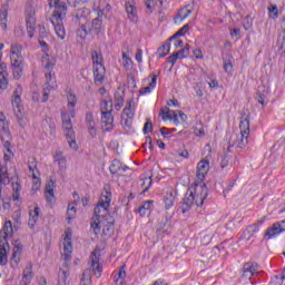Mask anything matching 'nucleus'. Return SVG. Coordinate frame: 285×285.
<instances>
[{"label": "nucleus", "instance_id": "obj_47", "mask_svg": "<svg viewBox=\"0 0 285 285\" xmlns=\"http://www.w3.org/2000/svg\"><path fill=\"white\" fill-rule=\"evenodd\" d=\"M29 173L32 179H39V169L37 168V161L29 163Z\"/></svg>", "mask_w": 285, "mask_h": 285}, {"label": "nucleus", "instance_id": "obj_41", "mask_svg": "<svg viewBox=\"0 0 285 285\" xmlns=\"http://www.w3.org/2000/svg\"><path fill=\"white\" fill-rule=\"evenodd\" d=\"M12 199L13 202H19L20 197V193H21V184H19V181L12 183Z\"/></svg>", "mask_w": 285, "mask_h": 285}, {"label": "nucleus", "instance_id": "obj_62", "mask_svg": "<svg viewBox=\"0 0 285 285\" xmlns=\"http://www.w3.org/2000/svg\"><path fill=\"white\" fill-rule=\"evenodd\" d=\"M145 6L149 12H153V8H155V0H145Z\"/></svg>", "mask_w": 285, "mask_h": 285}, {"label": "nucleus", "instance_id": "obj_56", "mask_svg": "<svg viewBox=\"0 0 285 285\" xmlns=\"http://www.w3.org/2000/svg\"><path fill=\"white\" fill-rule=\"evenodd\" d=\"M87 1L88 0H67L71 8H79V6H83V3H86Z\"/></svg>", "mask_w": 285, "mask_h": 285}, {"label": "nucleus", "instance_id": "obj_40", "mask_svg": "<svg viewBox=\"0 0 285 285\" xmlns=\"http://www.w3.org/2000/svg\"><path fill=\"white\" fill-rule=\"evenodd\" d=\"M193 14V9H188V7H185L180 9V11L177 13L176 19H180V21H184V19H188Z\"/></svg>", "mask_w": 285, "mask_h": 285}, {"label": "nucleus", "instance_id": "obj_23", "mask_svg": "<svg viewBox=\"0 0 285 285\" xmlns=\"http://www.w3.org/2000/svg\"><path fill=\"white\" fill-rule=\"evenodd\" d=\"M13 112L19 126H21V128H26V126H28V117H26L23 107L13 108Z\"/></svg>", "mask_w": 285, "mask_h": 285}, {"label": "nucleus", "instance_id": "obj_46", "mask_svg": "<svg viewBox=\"0 0 285 285\" xmlns=\"http://www.w3.org/2000/svg\"><path fill=\"white\" fill-rule=\"evenodd\" d=\"M90 28L86 24H81L80 28L77 31L78 37H80V39H86L88 37V35H90Z\"/></svg>", "mask_w": 285, "mask_h": 285}, {"label": "nucleus", "instance_id": "obj_37", "mask_svg": "<svg viewBox=\"0 0 285 285\" xmlns=\"http://www.w3.org/2000/svg\"><path fill=\"white\" fill-rule=\"evenodd\" d=\"M40 210L41 209H39V207H35V209L29 213V226H31V228L35 226V224H37Z\"/></svg>", "mask_w": 285, "mask_h": 285}, {"label": "nucleus", "instance_id": "obj_16", "mask_svg": "<svg viewBox=\"0 0 285 285\" xmlns=\"http://www.w3.org/2000/svg\"><path fill=\"white\" fill-rule=\"evenodd\" d=\"M101 115V128L104 132H110L115 128V117L111 111H104Z\"/></svg>", "mask_w": 285, "mask_h": 285}, {"label": "nucleus", "instance_id": "obj_6", "mask_svg": "<svg viewBox=\"0 0 285 285\" xmlns=\"http://www.w3.org/2000/svg\"><path fill=\"white\" fill-rule=\"evenodd\" d=\"M24 19L27 26V35L29 39H32L37 29V4L33 0H28L26 3Z\"/></svg>", "mask_w": 285, "mask_h": 285}, {"label": "nucleus", "instance_id": "obj_55", "mask_svg": "<svg viewBox=\"0 0 285 285\" xmlns=\"http://www.w3.org/2000/svg\"><path fill=\"white\" fill-rule=\"evenodd\" d=\"M229 163H230V155H228V153H224V156L220 161V168H226Z\"/></svg>", "mask_w": 285, "mask_h": 285}, {"label": "nucleus", "instance_id": "obj_5", "mask_svg": "<svg viewBox=\"0 0 285 285\" xmlns=\"http://www.w3.org/2000/svg\"><path fill=\"white\" fill-rule=\"evenodd\" d=\"M63 264L60 271L58 272V285H68V277H70V269H68V262L72 259V242L63 243Z\"/></svg>", "mask_w": 285, "mask_h": 285}, {"label": "nucleus", "instance_id": "obj_11", "mask_svg": "<svg viewBox=\"0 0 285 285\" xmlns=\"http://www.w3.org/2000/svg\"><path fill=\"white\" fill-rule=\"evenodd\" d=\"M0 138L3 142V148L11 154L12 149L10 146L12 141V135H10V122L2 118H0Z\"/></svg>", "mask_w": 285, "mask_h": 285}, {"label": "nucleus", "instance_id": "obj_45", "mask_svg": "<svg viewBox=\"0 0 285 285\" xmlns=\"http://www.w3.org/2000/svg\"><path fill=\"white\" fill-rule=\"evenodd\" d=\"M188 30H190V26L189 24H185L174 36H171L169 38V41H174V39H178V37H184V35H186V32H188Z\"/></svg>", "mask_w": 285, "mask_h": 285}, {"label": "nucleus", "instance_id": "obj_31", "mask_svg": "<svg viewBox=\"0 0 285 285\" xmlns=\"http://www.w3.org/2000/svg\"><path fill=\"white\" fill-rule=\"evenodd\" d=\"M86 119H87V128L89 130V135H91L92 137H97V124L92 118V114H87Z\"/></svg>", "mask_w": 285, "mask_h": 285}, {"label": "nucleus", "instance_id": "obj_36", "mask_svg": "<svg viewBox=\"0 0 285 285\" xmlns=\"http://www.w3.org/2000/svg\"><path fill=\"white\" fill-rule=\"evenodd\" d=\"M188 55L186 52H181V49L178 50L177 52L173 53L167 58L168 63H171V66H175L177 63V59H186Z\"/></svg>", "mask_w": 285, "mask_h": 285}, {"label": "nucleus", "instance_id": "obj_58", "mask_svg": "<svg viewBox=\"0 0 285 285\" xmlns=\"http://www.w3.org/2000/svg\"><path fill=\"white\" fill-rule=\"evenodd\" d=\"M142 132L145 135H148V132H153V122L150 121V119H147V121L144 126Z\"/></svg>", "mask_w": 285, "mask_h": 285}, {"label": "nucleus", "instance_id": "obj_38", "mask_svg": "<svg viewBox=\"0 0 285 285\" xmlns=\"http://www.w3.org/2000/svg\"><path fill=\"white\" fill-rule=\"evenodd\" d=\"M267 10L269 19H279V8H277V4H269Z\"/></svg>", "mask_w": 285, "mask_h": 285}, {"label": "nucleus", "instance_id": "obj_25", "mask_svg": "<svg viewBox=\"0 0 285 285\" xmlns=\"http://www.w3.org/2000/svg\"><path fill=\"white\" fill-rule=\"evenodd\" d=\"M33 277H35V272H32V263H27L26 268L23 271L21 284L22 285L30 284Z\"/></svg>", "mask_w": 285, "mask_h": 285}, {"label": "nucleus", "instance_id": "obj_8", "mask_svg": "<svg viewBox=\"0 0 285 285\" xmlns=\"http://www.w3.org/2000/svg\"><path fill=\"white\" fill-rule=\"evenodd\" d=\"M188 191L193 193L196 206H204V202L206 200V197H208V186H206V183L195 180V183L188 188Z\"/></svg>", "mask_w": 285, "mask_h": 285}, {"label": "nucleus", "instance_id": "obj_50", "mask_svg": "<svg viewBox=\"0 0 285 285\" xmlns=\"http://www.w3.org/2000/svg\"><path fill=\"white\" fill-rule=\"evenodd\" d=\"M142 193H148L150 190V186H153V177H146L142 179Z\"/></svg>", "mask_w": 285, "mask_h": 285}, {"label": "nucleus", "instance_id": "obj_57", "mask_svg": "<svg viewBox=\"0 0 285 285\" xmlns=\"http://www.w3.org/2000/svg\"><path fill=\"white\" fill-rule=\"evenodd\" d=\"M250 28H253V18H250V16H246L244 20V29L250 30Z\"/></svg>", "mask_w": 285, "mask_h": 285}, {"label": "nucleus", "instance_id": "obj_43", "mask_svg": "<svg viewBox=\"0 0 285 285\" xmlns=\"http://www.w3.org/2000/svg\"><path fill=\"white\" fill-rule=\"evenodd\" d=\"M23 50V46L19 45V43H12L11 45V57H23L21 55Z\"/></svg>", "mask_w": 285, "mask_h": 285}, {"label": "nucleus", "instance_id": "obj_18", "mask_svg": "<svg viewBox=\"0 0 285 285\" xmlns=\"http://www.w3.org/2000/svg\"><path fill=\"white\" fill-rule=\"evenodd\" d=\"M45 198L50 206H53L57 202V197L55 196V180L52 179H50L45 187Z\"/></svg>", "mask_w": 285, "mask_h": 285}, {"label": "nucleus", "instance_id": "obj_22", "mask_svg": "<svg viewBox=\"0 0 285 285\" xmlns=\"http://www.w3.org/2000/svg\"><path fill=\"white\" fill-rule=\"evenodd\" d=\"M282 224H285V220H282L281 223H275L272 227L267 228L265 232V237H268V239L273 237H277V235H281V233L285 232V227L282 226Z\"/></svg>", "mask_w": 285, "mask_h": 285}, {"label": "nucleus", "instance_id": "obj_27", "mask_svg": "<svg viewBox=\"0 0 285 285\" xmlns=\"http://www.w3.org/2000/svg\"><path fill=\"white\" fill-rule=\"evenodd\" d=\"M88 28L89 32H94V35H99V32H101V28H104V20L101 18H96L88 23Z\"/></svg>", "mask_w": 285, "mask_h": 285}, {"label": "nucleus", "instance_id": "obj_59", "mask_svg": "<svg viewBox=\"0 0 285 285\" xmlns=\"http://www.w3.org/2000/svg\"><path fill=\"white\" fill-rule=\"evenodd\" d=\"M223 67L225 72H227L228 75L233 72V62H230V60H225Z\"/></svg>", "mask_w": 285, "mask_h": 285}, {"label": "nucleus", "instance_id": "obj_24", "mask_svg": "<svg viewBox=\"0 0 285 285\" xmlns=\"http://www.w3.org/2000/svg\"><path fill=\"white\" fill-rule=\"evenodd\" d=\"M94 81L101 86L104 83V79L106 77V67L104 65H99L98 67H94Z\"/></svg>", "mask_w": 285, "mask_h": 285}, {"label": "nucleus", "instance_id": "obj_60", "mask_svg": "<svg viewBox=\"0 0 285 285\" xmlns=\"http://www.w3.org/2000/svg\"><path fill=\"white\" fill-rule=\"evenodd\" d=\"M279 279H285V267H284V272L281 274V277L275 276V281H272L269 283V285H282V283L279 282Z\"/></svg>", "mask_w": 285, "mask_h": 285}, {"label": "nucleus", "instance_id": "obj_7", "mask_svg": "<svg viewBox=\"0 0 285 285\" xmlns=\"http://www.w3.org/2000/svg\"><path fill=\"white\" fill-rule=\"evenodd\" d=\"M75 115H77L75 109H70L69 114H66V112L61 114L62 128L65 130V136L69 144V147L72 148V150H77L78 148L77 140H75L76 139L75 130H72V120L70 118V117H75Z\"/></svg>", "mask_w": 285, "mask_h": 285}, {"label": "nucleus", "instance_id": "obj_9", "mask_svg": "<svg viewBox=\"0 0 285 285\" xmlns=\"http://www.w3.org/2000/svg\"><path fill=\"white\" fill-rule=\"evenodd\" d=\"M52 70H55V61H47V63L45 65V77L47 82L43 86V102L48 101L50 97V90L55 88V85L52 83Z\"/></svg>", "mask_w": 285, "mask_h": 285}, {"label": "nucleus", "instance_id": "obj_21", "mask_svg": "<svg viewBox=\"0 0 285 285\" xmlns=\"http://www.w3.org/2000/svg\"><path fill=\"white\" fill-rule=\"evenodd\" d=\"M177 199V190L174 188L167 189L165 196H164V203L166 210H170L173 206H175V200Z\"/></svg>", "mask_w": 285, "mask_h": 285}, {"label": "nucleus", "instance_id": "obj_61", "mask_svg": "<svg viewBox=\"0 0 285 285\" xmlns=\"http://www.w3.org/2000/svg\"><path fill=\"white\" fill-rule=\"evenodd\" d=\"M12 107H13V109L14 108H23V106H21V97H13Z\"/></svg>", "mask_w": 285, "mask_h": 285}, {"label": "nucleus", "instance_id": "obj_12", "mask_svg": "<svg viewBox=\"0 0 285 285\" xmlns=\"http://www.w3.org/2000/svg\"><path fill=\"white\" fill-rule=\"evenodd\" d=\"M135 117V109L132 108V102L128 101L126 108L122 110L120 124L125 130H130L132 126V119Z\"/></svg>", "mask_w": 285, "mask_h": 285}, {"label": "nucleus", "instance_id": "obj_48", "mask_svg": "<svg viewBox=\"0 0 285 285\" xmlns=\"http://www.w3.org/2000/svg\"><path fill=\"white\" fill-rule=\"evenodd\" d=\"M75 215H77V207H75V204H69L67 209L68 222H71L72 219H75Z\"/></svg>", "mask_w": 285, "mask_h": 285}, {"label": "nucleus", "instance_id": "obj_29", "mask_svg": "<svg viewBox=\"0 0 285 285\" xmlns=\"http://www.w3.org/2000/svg\"><path fill=\"white\" fill-rule=\"evenodd\" d=\"M21 253H23V246L19 240H16L13 244V253L11 256V259L14 262V264H19V261L21 259Z\"/></svg>", "mask_w": 285, "mask_h": 285}, {"label": "nucleus", "instance_id": "obj_64", "mask_svg": "<svg viewBox=\"0 0 285 285\" xmlns=\"http://www.w3.org/2000/svg\"><path fill=\"white\" fill-rule=\"evenodd\" d=\"M65 242H72V230H70V229H67L66 232H65Z\"/></svg>", "mask_w": 285, "mask_h": 285}, {"label": "nucleus", "instance_id": "obj_54", "mask_svg": "<svg viewBox=\"0 0 285 285\" xmlns=\"http://www.w3.org/2000/svg\"><path fill=\"white\" fill-rule=\"evenodd\" d=\"M100 110H101V115H104V112H112V105H110V107L108 109V101L102 100L101 105H100Z\"/></svg>", "mask_w": 285, "mask_h": 285}, {"label": "nucleus", "instance_id": "obj_20", "mask_svg": "<svg viewBox=\"0 0 285 285\" xmlns=\"http://www.w3.org/2000/svg\"><path fill=\"white\" fill-rule=\"evenodd\" d=\"M129 169L130 167H128V165L121 164V160L119 159H114L111 165L109 166L111 175H124V173Z\"/></svg>", "mask_w": 285, "mask_h": 285}, {"label": "nucleus", "instance_id": "obj_4", "mask_svg": "<svg viewBox=\"0 0 285 285\" xmlns=\"http://www.w3.org/2000/svg\"><path fill=\"white\" fill-rule=\"evenodd\" d=\"M12 222L7 220L3 228L0 230V264L6 266L8 264V252L10 250V245L8 244V237H12Z\"/></svg>", "mask_w": 285, "mask_h": 285}, {"label": "nucleus", "instance_id": "obj_17", "mask_svg": "<svg viewBox=\"0 0 285 285\" xmlns=\"http://www.w3.org/2000/svg\"><path fill=\"white\" fill-rule=\"evenodd\" d=\"M208 170H210V163L207 159L200 160L197 165L196 181H204Z\"/></svg>", "mask_w": 285, "mask_h": 285}, {"label": "nucleus", "instance_id": "obj_19", "mask_svg": "<svg viewBox=\"0 0 285 285\" xmlns=\"http://www.w3.org/2000/svg\"><path fill=\"white\" fill-rule=\"evenodd\" d=\"M195 203H196V200H195V196H193V191L187 190V193L181 202L183 215H186V213H188L193 208Z\"/></svg>", "mask_w": 285, "mask_h": 285}, {"label": "nucleus", "instance_id": "obj_34", "mask_svg": "<svg viewBox=\"0 0 285 285\" xmlns=\"http://www.w3.org/2000/svg\"><path fill=\"white\" fill-rule=\"evenodd\" d=\"M154 204L153 200L145 202L139 208L136 209V213H139L140 217H146L150 213V206Z\"/></svg>", "mask_w": 285, "mask_h": 285}, {"label": "nucleus", "instance_id": "obj_10", "mask_svg": "<svg viewBox=\"0 0 285 285\" xmlns=\"http://www.w3.org/2000/svg\"><path fill=\"white\" fill-rule=\"evenodd\" d=\"M110 202H112V194L109 191L102 194L99 204L94 209V216L106 217V215H110V213H108V208H110Z\"/></svg>", "mask_w": 285, "mask_h": 285}, {"label": "nucleus", "instance_id": "obj_44", "mask_svg": "<svg viewBox=\"0 0 285 285\" xmlns=\"http://www.w3.org/2000/svg\"><path fill=\"white\" fill-rule=\"evenodd\" d=\"M159 53V59H164V57H166L167 55L170 53V42L167 41L165 45H163L159 49H158Z\"/></svg>", "mask_w": 285, "mask_h": 285}, {"label": "nucleus", "instance_id": "obj_30", "mask_svg": "<svg viewBox=\"0 0 285 285\" xmlns=\"http://www.w3.org/2000/svg\"><path fill=\"white\" fill-rule=\"evenodd\" d=\"M126 12L130 19V21L137 22V7H135V2L127 1L126 2Z\"/></svg>", "mask_w": 285, "mask_h": 285}, {"label": "nucleus", "instance_id": "obj_28", "mask_svg": "<svg viewBox=\"0 0 285 285\" xmlns=\"http://www.w3.org/2000/svg\"><path fill=\"white\" fill-rule=\"evenodd\" d=\"M266 222V216L261 217L255 224L249 225L246 229L248 239L255 235V233L259 232V226Z\"/></svg>", "mask_w": 285, "mask_h": 285}, {"label": "nucleus", "instance_id": "obj_35", "mask_svg": "<svg viewBox=\"0 0 285 285\" xmlns=\"http://www.w3.org/2000/svg\"><path fill=\"white\" fill-rule=\"evenodd\" d=\"M248 137L249 135H246V134H239L238 136H236L237 138L236 148H240V150H244V148L248 146Z\"/></svg>", "mask_w": 285, "mask_h": 285}, {"label": "nucleus", "instance_id": "obj_2", "mask_svg": "<svg viewBox=\"0 0 285 285\" xmlns=\"http://www.w3.org/2000/svg\"><path fill=\"white\" fill-rule=\"evenodd\" d=\"M99 259H101V253L96 249L89 256V268L83 271L79 285H92V273L97 279L101 277V273H104V266Z\"/></svg>", "mask_w": 285, "mask_h": 285}, {"label": "nucleus", "instance_id": "obj_15", "mask_svg": "<svg viewBox=\"0 0 285 285\" xmlns=\"http://www.w3.org/2000/svg\"><path fill=\"white\" fill-rule=\"evenodd\" d=\"M53 164H57L59 175H63V173H66L68 169V159L63 155V151L56 150L53 155Z\"/></svg>", "mask_w": 285, "mask_h": 285}, {"label": "nucleus", "instance_id": "obj_33", "mask_svg": "<svg viewBox=\"0 0 285 285\" xmlns=\"http://www.w3.org/2000/svg\"><path fill=\"white\" fill-rule=\"evenodd\" d=\"M239 130L240 134L250 135V120L248 117H240Z\"/></svg>", "mask_w": 285, "mask_h": 285}, {"label": "nucleus", "instance_id": "obj_32", "mask_svg": "<svg viewBox=\"0 0 285 285\" xmlns=\"http://www.w3.org/2000/svg\"><path fill=\"white\" fill-rule=\"evenodd\" d=\"M124 90L119 89L114 95L115 108L116 110H121L124 108Z\"/></svg>", "mask_w": 285, "mask_h": 285}, {"label": "nucleus", "instance_id": "obj_13", "mask_svg": "<svg viewBox=\"0 0 285 285\" xmlns=\"http://www.w3.org/2000/svg\"><path fill=\"white\" fill-rule=\"evenodd\" d=\"M259 275V265L257 263H245L242 269V279H253Z\"/></svg>", "mask_w": 285, "mask_h": 285}, {"label": "nucleus", "instance_id": "obj_52", "mask_svg": "<svg viewBox=\"0 0 285 285\" xmlns=\"http://www.w3.org/2000/svg\"><path fill=\"white\" fill-rule=\"evenodd\" d=\"M46 124H49V130H50V135H55V130L57 128V125L55 124V119L47 117L45 119Z\"/></svg>", "mask_w": 285, "mask_h": 285}, {"label": "nucleus", "instance_id": "obj_39", "mask_svg": "<svg viewBox=\"0 0 285 285\" xmlns=\"http://www.w3.org/2000/svg\"><path fill=\"white\" fill-rule=\"evenodd\" d=\"M91 59L94 62V68H98V66H104V57L99 55L97 51L91 52Z\"/></svg>", "mask_w": 285, "mask_h": 285}, {"label": "nucleus", "instance_id": "obj_26", "mask_svg": "<svg viewBox=\"0 0 285 285\" xmlns=\"http://www.w3.org/2000/svg\"><path fill=\"white\" fill-rule=\"evenodd\" d=\"M4 62H0V88L6 90L8 88V71Z\"/></svg>", "mask_w": 285, "mask_h": 285}, {"label": "nucleus", "instance_id": "obj_53", "mask_svg": "<svg viewBox=\"0 0 285 285\" xmlns=\"http://www.w3.org/2000/svg\"><path fill=\"white\" fill-rule=\"evenodd\" d=\"M12 72L16 79H21L23 75V67H12Z\"/></svg>", "mask_w": 285, "mask_h": 285}, {"label": "nucleus", "instance_id": "obj_51", "mask_svg": "<svg viewBox=\"0 0 285 285\" xmlns=\"http://www.w3.org/2000/svg\"><path fill=\"white\" fill-rule=\"evenodd\" d=\"M67 101L68 107L71 108V110H75V106H77V96H75L73 94H68Z\"/></svg>", "mask_w": 285, "mask_h": 285}, {"label": "nucleus", "instance_id": "obj_1", "mask_svg": "<svg viewBox=\"0 0 285 285\" xmlns=\"http://www.w3.org/2000/svg\"><path fill=\"white\" fill-rule=\"evenodd\" d=\"M48 3L50 8H55L53 13L50 17L55 32L57 37L63 41V39H66V27H63V20L66 19L68 7L66 6V2H61V0H48Z\"/></svg>", "mask_w": 285, "mask_h": 285}, {"label": "nucleus", "instance_id": "obj_3", "mask_svg": "<svg viewBox=\"0 0 285 285\" xmlns=\"http://www.w3.org/2000/svg\"><path fill=\"white\" fill-rule=\"evenodd\" d=\"M90 226L96 235H100L102 228L101 236L108 239L109 237H112L115 230V217L110 214L105 216H92Z\"/></svg>", "mask_w": 285, "mask_h": 285}, {"label": "nucleus", "instance_id": "obj_42", "mask_svg": "<svg viewBox=\"0 0 285 285\" xmlns=\"http://www.w3.org/2000/svg\"><path fill=\"white\" fill-rule=\"evenodd\" d=\"M10 59L12 68L23 67V56H10Z\"/></svg>", "mask_w": 285, "mask_h": 285}, {"label": "nucleus", "instance_id": "obj_14", "mask_svg": "<svg viewBox=\"0 0 285 285\" xmlns=\"http://www.w3.org/2000/svg\"><path fill=\"white\" fill-rule=\"evenodd\" d=\"M159 116L163 117V121H174L175 126H179L181 121L179 120V111L170 110L168 107H163L160 109Z\"/></svg>", "mask_w": 285, "mask_h": 285}, {"label": "nucleus", "instance_id": "obj_63", "mask_svg": "<svg viewBox=\"0 0 285 285\" xmlns=\"http://www.w3.org/2000/svg\"><path fill=\"white\" fill-rule=\"evenodd\" d=\"M142 57H144V51L141 49H137V51H136V61H138V63H141Z\"/></svg>", "mask_w": 285, "mask_h": 285}, {"label": "nucleus", "instance_id": "obj_49", "mask_svg": "<svg viewBox=\"0 0 285 285\" xmlns=\"http://www.w3.org/2000/svg\"><path fill=\"white\" fill-rule=\"evenodd\" d=\"M126 277V265H122L119 271L114 276V282H119V279H125Z\"/></svg>", "mask_w": 285, "mask_h": 285}]
</instances>
